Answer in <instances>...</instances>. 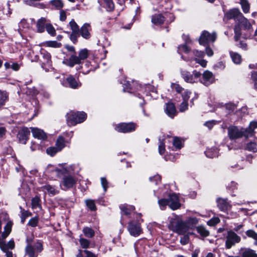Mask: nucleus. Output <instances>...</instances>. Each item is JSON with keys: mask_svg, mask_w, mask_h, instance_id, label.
Here are the masks:
<instances>
[{"mask_svg": "<svg viewBox=\"0 0 257 257\" xmlns=\"http://www.w3.org/2000/svg\"><path fill=\"white\" fill-rule=\"evenodd\" d=\"M256 123L251 122L247 128H238L236 126H230L228 128V136L230 140H236L242 138L243 136L246 138L253 136V131L251 126H256Z\"/></svg>", "mask_w": 257, "mask_h": 257, "instance_id": "obj_1", "label": "nucleus"}, {"mask_svg": "<svg viewBox=\"0 0 257 257\" xmlns=\"http://www.w3.org/2000/svg\"><path fill=\"white\" fill-rule=\"evenodd\" d=\"M170 223V228L179 234L185 233L189 229L187 222H183L178 218H172Z\"/></svg>", "mask_w": 257, "mask_h": 257, "instance_id": "obj_2", "label": "nucleus"}, {"mask_svg": "<svg viewBox=\"0 0 257 257\" xmlns=\"http://www.w3.org/2000/svg\"><path fill=\"white\" fill-rule=\"evenodd\" d=\"M67 121L69 125H75L83 122L86 118V114L84 112L70 111L67 113Z\"/></svg>", "mask_w": 257, "mask_h": 257, "instance_id": "obj_3", "label": "nucleus"}, {"mask_svg": "<svg viewBox=\"0 0 257 257\" xmlns=\"http://www.w3.org/2000/svg\"><path fill=\"white\" fill-rule=\"evenodd\" d=\"M28 245L25 247V253L29 257H37L39 252H41L43 248L41 242H37L34 246L31 245L32 240L27 239Z\"/></svg>", "mask_w": 257, "mask_h": 257, "instance_id": "obj_4", "label": "nucleus"}, {"mask_svg": "<svg viewBox=\"0 0 257 257\" xmlns=\"http://www.w3.org/2000/svg\"><path fill=\"white\" fill-rule=\"evenodd\" d=\"M88 56V51L87 49H84L81 50L77 56L75 55H72L68 60V65L71 67L75 65L80 64L81 61L86 59Z\"/></svg>", "mask_w": 257, "mask_h": 257, "instance_id": "obj_5", "label": "nucleus"}, {"mask_svg": "<svg viewBox=\"0 0 257 257\" xmlns=\"http://www.w3.org/2000/svg\"><path fill=\"white\" fill-rule=\"evenodd\" d=\"M225 247L229 249L241 241V237L232 230L227 231L226 236Z\"/></svg>", "mask_w": 257, "mask_h": 257, "instance_id": "obj_6", "label": "nucleus"}, {"mask_svg": "<svg viewBox=\"0 0 257 257\" xmlns=\"http://www.w3.org/2000/svg\"><path fill=\"white\" fill-rule=\"evenodd\" d=\"M201 73L196 70L191 74L189 72L186 71H181V76L184 80L188 83H196L200 80Z\"/></svg>", "mask_w": 257, "mask_h": 257, "instance_id": "obj_7", "label": "nucleus"}, {"mask_svg": "<svg viewBox=\"0 0 257 257\" xmlns=\"http://www.w3.org/2000/svg\"><path fill=\"white\" fill-rule=\"evenodd\" d=\"M77 179L73 176L68 175H64L60 183L62 189L66 190L74 187L76 184Z\"/></svg>", "mask_w": 257, "mask_h": 257, "instance_id": "obj_8", "label": "nucleus"}, {"mask_svg": "<svg viewBox=\"0 0 257 257\" xmlns=\"http://www.w3.org/2000/svg\"><path fill=\"white\" fill-rule=\"evenodd\" d=\"M216 39L215 33H209L206 31H204L199 39V44L201 45H205L210 42H214Z\"/></svg>", "mask_w": 257, "mask_h": 257, "instance_id": "obj_9", "label": "nucleus"}, {"mask_svg": "<svg viewBox=\"0 0 257 257\" xmlns=\"http://www.w3.org/2000/svg\"><path fill=\"white\" fill-rule=\"evenodd\" d=\"M136 125L134 123H121L116 125L115 129L119 133H126L135 130Z\"/></svg>", "mask_w": 257, "mask_h": 257, "instance_id": "obj_10", "label": "nucleus"}, {"mask_svg": "<svg viewBox=\"0 0 257 257\" xmlns=\"http://www.w3.org/2000/svg\"><path fill=\"white\" fill-rule=\"evenodd\" d=\"M127 230L130 234L134 236H138L142 233L140 224L134 221H130L128 223Z\"/></svg>", "mask_w": 257, "mask_h": 257, "instance_id": "obj_11", "label": "nucleus"}, {"mask_svg": "<svg viewBox=\"0 0 257 257\" xmlns=\"http://www.w3.org/2000/svg\"><path fill=\"white\" fill-rule=\"evenodd\" d=\"M242 14L239 12L237 9H233L224 14L223 18V21L225 22L228 20L233 19L235 21H238L240 19V16H241Z\"/></svg>", "mask_w": 257, "mask_h": 257, "instance_id": "obj_12", "label": "nucleus"}, {"mask_svg": "<svg viewBox=\"0 0 257 257\" xmlns=\"http://www.w3.org/2000/svg\"><path fill=\"white\" fill-rule=\"evenodd\" d=\"M214 77L212 72L209 71H205L202 74V77H200V81L201 83L206 86H208L214 82Z\"/></svg>", "mask_w": 257, "mask_h": 257, "instance_id": "obj_13", "label": "nucleus"}, {"mask_svg": "<svg viewBox=\"0 0 257 257\" xmlns=\"http://www.w3.org/2000/svg\"><path fill=\"white\" fill-rule=\"evenodd\" d=\"M30 134V132L28 128L23 127L18 132L17 137L20 143L26 144Z\"/></svg>", "mask_w": 257, "mask_h": 257, "instance_id": "obj_14", "label": "nucleus"}, {"mask_svg": "<svg viewBox=\"0 0 257 257\" xmlns=\"http://www.w3.org/2000/svg\"><path fill=\"white\" fill-rule=\"evenodd\" d=\"M168 200L170 201L169 207L171 209L176 210L180 207L179 198L176 194L170 195Z\"/></svg>", "mask_w": 257, "mask_h": 257, "instance_id": "obj_15", "label": "nucleus"}, {"mask_svg": "<svg viewBox=\"0 0 257 257\" xmlns=\"http://www.w3.org/2000/svg\"><path fill=\"white\" fill-rule=\"evenodd\" d=\"M239 254L241 257H257L256 251L250 248L241 247Z\"/></svg>", "mask_w": 257, "mask_h": 257, "instance_id": "obj_16", "label": "nucleus"}, {"mask_svg": "<svg viewBox=\"0 0 257 257\" xmlns=\"http://www.w3.org/2000/svg\"><path fill=\"white\" fill-rule=\"evenodd\" d=\"M30 128L34 138L40 140H45L47 138L46 134L43 130L36 127H31Z\"/></svg>", "mask_w": 257, "mask_h": 257, "instance_id": "obj_17", "label": "nucleus"}, {"mask_svg": "<svg viewBox=\"0 0 257 257\" xmlns=\"http://www.w3.org/2000/svg\"><path fill=\"white\" fill-rule=\"evenodd\" d=\"M49 20L45 18H41L39 19L36 24L37 31L38 33H43L46 29V24Z\"/></svg>", "mask_w": 257, "mask_h": 257, "instance_id": "obj_18", "label": "nucleus"}, {"mask_svg": "<svg viewBox=\"0 0 257 257\" xmlns=\"http://www.w3.org/2000/svg\"><path fill=\"white\" fill-rule=\"evenodd\" d=\"M98 2L107 11L111 12L114 10V5L112 0H98Z\"/></svg>", "mask_w": 257, "mask_h": 257, "instance_id": "obj_19", "label": "nucleus"}, {"mask_svg": "<svg viewBox=\"0 0 257 257\" xmlns=\"http://www.w3.org/2000/svg\"><path fill=\"white\" fill-rule=\"evenodd\" d=\"M66 81L69 84V86L72 89H77L81 85V83L77 81L72 75H69L66 78Z\"/></svg>", "mask_w": 257, "mask_h": 257, "instance_id": "obj_20", "label": "nucleus"}, {"mask_svg": "<svg viewBox=\"0 0 257 257\" xmlns=\"http://www.w3.org/2000/svg\"><path fill=\"white\" fill-rule=\"evenodd\" d=\"M91 30L90 26L89 24H84L79 30V33L82 37L85 39H88L90 37L89 31Z\"/></svg>", "mask_w": 257, "mask_h": 257, "instance_id": "obj_21", "label": "nucleus"}, {"mask_svg": "<svg viewBox=\"0 0 257 257\" xmlns=\"http://www.w3.org/2000/svg\"><path fill=\"white\" fill-rule=\"evenodd\" d=\"M166 114L171 118H173L176 114V110L175 105L172 103H168L166 104L165 108Z\"/></svg>", "mask_w": 257, "mask_h": 257, "instance_id": "obj_22", "label": "nucleus"}, {"mask_svg": "<svg viewBox=\"0 0 257 257\" xmlns=\"http://www.w3.org/2000/svg\"><path fill=\"white\" fill-rule=\"evenodd\" d=\"M217 205L219 208L222 211H226L231 208V205L226 199L219 198L217 200Z\"/></svg>", "mask_w": 257, "mask_h": 257, "instance_id": "obj_23", "label": "nucleus"}, {"mask_svg": "<svg viewBox=\"0 0 257 257\" xmlns=\"http://www.w3.org/2000/svg\"><path fill=\"white\" fill-rule=\"evenodd\" d=\"M41 190L45 193H48L50 195H55L58 193L56 188L50 185L47 184L41 187Z\"/></svg>", "mask_w": 257, "mask_h": 257, "instance_id": "obj_24", "label": "nucleus"}, {"mask_svg": "<svg viewBox=\"0 0 257 257\" xmlns=\"http://www.w3.org/2000/svg\"><path fill=\"white\" fill-rule=\"evenodd\" d=\"M151 21L155 25H161L164 23L165 18L162 14H155L152 16Z\"/></svg>", "mask_w": 257, "mask_h": 257, "instance_id": "obj_25", "label": "nucleus"}, {"mask_svg": "<svg viewBox=\"0 0 257 257\" xmlns=\"http://www.w3.org/2000/svg\"><path fill=\"white\" fill-rule=\"evenodd\" d=\"M59 168H57L53 170L58 177H61L62 175L68 173L70 171V169L64 167L63 165L59 166Z\"/></svg>", "mask_w": 257, "mask_h": 257, "instance_id": "obj_26", "label": "nucleus"}, {"mask_svg": "<svg viewBox=\"0 0 257 257\" xmlns=\"http://www.w3.org/2000/svg\"><path fill=\"white\" fill-rule=\"evenodd\" d=\"M238 23L240 26H242L245 30H249L251 28V24L243 15L240 16V19L238 21Z\"/></svg>", "mask_w": 257, "mask_h": 257, "instance_id": "obj_27", "label": "nucleus"}, {"mask_svg": "<svg viewBox=\"0 0 257 257\" xmlns=\"http://www.w3.org/2000/svg\"><path fill=\"white\" fill-rule=\"evenodd\" d=\"M121 211V214L124 215H129L135 210V207L132 205L127 204L121 205L120 206Z\"/></svg>", "mask_w": 257, "mask_h": 257, "instance_id": "obj_28", "label": "nucleus"}, {"mask_svg": "<svg viewBox=\"0 0 257 257\" xmlns=\"http://www.w3.org/2000/svg\"><path fill=\"white\" fill-rule=\"evenodd\" d=\"M9 100V93L5 90H0V107L5 105Z\"/></svg>", "mask_w": 257, "mask_h": 257, "instance_id": "obj_29", "label": "nucleus"}, {"mask_svg": "<svg viewBox=\"0 0 257 257\" xmlns=\"http://www.w3.org/2000/svg\"><path fill=\"white\" fill-rule=\"evenodd\" d=\"M205 154L207 157L213 158L218 156V150L217 148H211L205 152Z\"/></svg>", "mask_w": 257, "mask_h": 257, "instance_id": "obj_30", "label": "nucleus"}, {"mask_svg": "<svg viewBox=\"0 0 257 257\" xmlns=\"http://www.w3.org/2000/svg\"><path fill=\"white\" fill-rule=\"evenodd\" d=\"M229 53L231 59L234 63L236 64H239L241 63L242 59L241 56L240 54H239L237 53L233 52L232 51H230Z\"/></svg>", "mask_w": 257, "mask_h": 257, "instance_id": "obj_31", "label": "nucleus"}, {"mask_svg": "<svg viewBox=\"0 0 257 257\" xmlns=\"http://www.w3.org/2000/svg\"><path fill=\"white\" fill-rule=\"evenodd\" d=\"M21 212V222L24 223L26 220V219L32 215V213L29 211L25 210L24 209L22 208V206H20L19 207Z\"/></svg>", "mask_w": 257, "mask_h": 257, "instance_id": "obj_32", "label": "nucleus"}, {"mask_svg": "<svg viewBox=\"0 0 257 257\" xmlns=\"http://www.w3.org/2000/svg\"><path fill=\"white\" fill-rule=\"evenodd\" d=\"M181 58L186 60V61H192L193 60L195 61L196 63L199 64L203 67H205L207 64V61L204 59H198L197 58H188L187 59L184 58L183 56H181Z\"/></svg>", "mask_w": 257, "mask_h": 257, "instance_id": "obj_33", "label": "nucleus"}, {"mask_svg": "<svg viewBox=\"0 0 257 257\" xmlns=\"http://www.w3.org/2000/svg\"><path fill=\"white\" fill-rule=\"evenodd\" d=\"M56 147L60 151L65 147V141L63 137L60 136L58 138L56 142Z\"/></svg>", "mask_w": 257, "mask_h": 257, "instance_id": "obj_34", "label": "nucleus"}, {"mask_svg": "<svg viewBox=\"0 0 257 257\" xmlns=\"http://www.w3.org/2000/svg\"><path fill=\"white\" fill-rule=\"evenodd\" d=\"M41 54L43 56V58L44 59V61L43 63L44 64L49 65L51 63V55L47 52L42 50L41 51Z\"/></svg>", "mask_w": 257, "mask_h": 257, "instance_id": "obj_35", "label": "nucleus"}, {"mask_svg": "<svg viewBox=\"0 0 257 257\" xmlns=\"http://www.w3.org/2000/svg\"><path fill=\"white\" fill-rule=\"evenodd\" d=\"M40 199L38 196H35L32 199V208L33 209L39 208L41 209V206L40 203Z\"/></svg>", "mask_w": 257, "mask_h": 257, "instance_id": "obj_36", "label": "nucleus"}, {"mask_svg": "<svg viewBox=\"0 0 257 257\" xmlns=\"http://www.w3.org/2000/svg\"><path fill=\"white\" fill-rule=\"evenodd\" d=\"M11 227H12V224L11 223H8L7 224V225L5 226V227L4 228L5 231L4 232H3V233L2 234V239H1V240H3L9 235V234H10V233L11 231Z\"/></svg>", "mask_w": 257, "mask_h": 257, "instance_id": "obj_37", "label": "nucleus"}, {"mask_svg": "<svg viewBox=\"0 0 257 257\" xmlns=\"http://www.w3.org/2000/svg\"><path fill=\"white\" fill-rule=\"evenodd\" d=\"M46 30L48 33L52 36L56 35V30L52 25L48 21L46 26Z\"/></svg>", "mask_w": 257, "mask_h": 257, "instance_id": "obj_38", "label": "nucleus"}, {"mask_svg": "<svg viewBox=\"0 0 257 257\" xmlns=\"http://www.w3.org/2000/svg\"><path fill=\"white\" fill-rule=\"evenodd\" d=\"M50 3L52 6L58 10L62 9L64 6L63 3L61 0H52Z\"/></svg>", "mask_w": 257, "mask_h": 257, "instance_id": "obj_39", "label": "nucleus"}, {"mask_svg": "<svg viewBox=\"0 0 257 257\" xmlns=\"http://www.w3.org/2000/svg\"><path fill=\"white\" fill-rule=\"evenodd\" d=\"M83 232L87 237H92L95 234V231L90 227H85L83 229Z\"/></svg>", "mask_w": 257, "mask_h": 257, "instance_id": "obj_40", "label": "nucleus"}, {"mask_svg": "<svg viewBox=\"0 0 257 257\" xmlns=\"http://www.w3.org/2000/svg\"><path fill=\"white\" fill-rule=\"evenodd\" d=\"M234 31L235 34L234 40L235 41H237L241 35L240 26L239 24L235 26Z\"/></svg>", "mask_w": 257, "mask_h": 257, "instance_id": "obj_41", "label": "nucleus"}, {"mask_svg": "<svg viewBox=\"0 0 257 257\" xmlns=\"http://www.w3.org/2000/svg\"><path fill=\"white\" fill-rule=\"evenodd\" d=\"M158 203L160 207L162 210H164L167 205L169 206L170 201L168 199H161L158 200Z\"/></svg>", "mask_w": 257, "mask_h": 257, "instance_id": "obj_42", "label": "nucleus"}, {"mask_svg": "<svg viewBox=\"0 0 257 257\" xmlns=\"http://www.w3.org/2000/svg\"><path fill=\"white\" fill-rule=\"evenodd\" d=\"M198 232L203 237H206L209 235V232L206 230L205 227L202 226H199L197 227Z\"/></svg>", "mask_w": 257, "mask_h": 257, "instance_id": "obj_43", "label": "nucleus"}, {"mask_svg": "<svg viewBox=\"0 0 257 257\" xmlns=\"http://www.w3.org/2000/svg\"><path fill=\"white\" fill-rule=\"evenodd\" d=\"M240 4L244 13L249 12V5L246 0H240Z\"/></svg>", "mask_w": 257, "mask_h": 257, "instance_id": "obj_44", "label": "nucleus"}, {"mask_svg": "<svg viewBox=\"0 0 257 257\" xmlns=\"http://www.w3.org/2000/svg\"><path fill=\"white\" fill-rule=\"evenodd\" d=\"M85 203L87 207L92 211L95 210V201L91 199H87L85 201Z\"/></svg>", "mask_w": 257, "mask_h": 257, "instance_id": "obj_45", "label": "nucleus"}, {"mask_svg": "<svg viewBox=\"0 0 257 257\" xmlns=\"http://www.w3.org/2000/svg\"><path fill=\"white\" fill-rule=\"evenodd\" d=\"M69 25L71 28L72 32H79V27L73 19H72L69 22Z\"/></svg>", "mask_w": 257, "mask_h": 257, "instance_id": "obj_46", "label": "nucleus"}, {"mask_svg": "<svg viewBox=\"0 0 257 257\" xmlns=\"http://www.w3.org/2000/svg\"><path fill=\"white\" fill-rule=\"evenodd\" d=\"M225 108L227 111L228 113H231L236 109V105L232 103H228L225 104Z\"/></svg>", "mask_w": 257, "mask_h": 257, "instance_id": "obj_47", "label": "nucleus"}, {"mask_svg": "<svg viewBox=\"0 0 257 257\" xmlns=\"http://www.w3.org/2000/svg\"><path fill=\"white\" fill-rule=\"evenodd\" d=\"M190 50L188 48V47L186 45V44L180 45L178 47V52L179 53H181L182 52H184V53L187 54L189 52H190Z\"/></svg>", "mask_w": 257, "mask_h": 257, "instance_id": "obj_48", "label": "nucleus"}, {"mask_svg": "<svg viewBox=\"0 0 257 257\" xmlns=\"http://www.w3.org/2000/svg\"><path fill=\"white\" fill-rule=\"evenodd\" d=\"M58 152H60V150H58L56 147H49L46 150L47 153L51 156H53Z\"/></svg>", "mask_w": 257, "mask_h": 257, "instance_id": "obj_49", "label": "nucleus"}, {"mask_svg": "<svg viewBox=\"0 0 257 257\" xmlns=\"http://www.w3.org/2000/svg\"><path fill=\"white\" fill-rule=\"evenodd\" d=\"M246 149L249 151L256 152L257 151L256 145L254 142H250L246 145Z\"/></svg>", "mask_w": 257, "mask_h": 257, "instance_id": "obj_50", "label": "nucleus"}, {"mask_svg": "<svg viewBox=\"0 0 257 257\" xmlns=\"http://www.w3.org/2000/svg\"><path fill=\"white\" fill-rule=\"evenodd\" d=\"M246 235L257 241V233L252 229L248 230L245 232Z\"/></svg>", "mask_w": 257, "mask_h": 257, "instance_id": "obj_51", "label": "nucleus"}, {"mask_svg": "<svg viewBox=\"0 0 257 257\" xmlns=\"http://www.w3.org/2000/svg\"><path fill=\"white\" fill-rule=\"evenodd\" d=\"M79 242L81 246L83 248H88L90 244L89 241L87 239L83 238H80L79 239Z\"/></svg>", "mask_w": 257, "mask_h": 257, "instance_id": "obj_52", "label": "nucleus"}, {"mask_svg": "<svg viewBox=\"0 0 257 257\" xmlns=\"http://www.w3.org/2000/svg\"><path fill=\"white\" fill-rule=\"evenodd\" d=\"M38 221H39L38 218L37 217H34L31 218L29 220L28 224L29 226H31L33 227H36L38 225Z\"/></svg>", "mask_w": 257, "mask_h": 257, "instance_id": "obj_53", "label": "nucleus"}, {"mask_svg": "<svg viewBox=\"0 0 257 257\" xmlns=\"http://www.w3.org/2000/svg\"><path fill=\"white\" fill-rule=\"evenodd\" d=\"M80 36L79 32H72L70 36V40L74 43H75L77 41V38Z\"/></svg>", "mask_w": 257, "mask_h": 257, "instance_id": "obj_54", "label": "nucleus"}, {"mask_svg": "<svg viewBox=\"0 0 257 257\" xmlns=\"http://www.w3.org/2000/svg\"><path fill=\"white\" fill-rule=\"evenodd\" d=\"M173 145L176 148L180 149L182 147V143L179 138L175 137L173 139Z\"/></svg>", "mask_w": 257, "mask_h": 257, "instance_id": "obj_55", "label": "nucleus"}, {"mask_svg": "<svg viewBox=\"0 0 257 257\" xmlns=\"http://www.w3.org/2000/svg\"><path fill=\"white\" fill-rule=\"evenodd\" d=\"M101 185L103 188L104 192H106L108 188V181L105 177L100 178Z\"/></svg>", "mask_w": 257, "mask_h": 257, "instance_id": "obj_56", "label": "nucleus"}, {"mask_svg": "<svg viewBox=\"0 0 257 257\" xmlns=\"http://www.w3.org/2000/svg\"><path fill=\"white\" fill-rule=\"evenodd\" d=\"M192 53L194 55V58H203L204 56V53L203 51L198 50H193Z\"/></svg>", "mask_w": 257, "mask_h": 257, "instance_id": "obj_57", "label": "nucleus"}, {"mask_svg": "<svg viewBox=\"0 0 257 257\" xmlns=\"http://www.w3.org/2000/svg\"><path fill=\"white\" fill-rule=\"evenodd\" d=\"M220 219L218 217H214L211 219L207 222V224L209 226H214L219 223Z\"/></svg>", "mask_w": 257, "mask_h": 257, "instance_id": "obj_58", "label": "nucleus"}, {"mask_svg": "<svg viewBox=\"0 0 257 257\" xmlns=\"http://www.w3.org/2000/svg\"><path fill=\"white\" fill-rule=\"evenodd\" d=\"M191 92L187 90H185L184 91L182 94V96L184 101H188V100L190 97V95L191 94Z\"/></svg>", "mask_w": 257, "mask_h": 257, "instance_id": "obj_59", "label": "nucleus"}, {"mask_svg": "<svg viewBox=\"0 0 257 257\" xmlns=\"http://www.w3.org/2000/svg\"><path fill=\"white\" fill-rule=\"evenodd\" d=\"M188 104L187 101H183L180 105L179 111L184 112L188 109Z\"/></svg>", "mask_w": 257, "mask_h": 257, "instance_id": "obj_60", "label": "nucleus"}, {"mask_svg": "<svg viewBox=\"0 0 257 257\" xmlns=\"http://www.w3.org/2000/svg\"><path fill=\"white\" fill-rule=\"evenodd\" d=\"M198 219L196 217H189L186 221L188 224L195 225L198 223Z\"/></svg>", "mask_w": 257, "mask_h": 257, "instance_id": "obj_61", "label": "nucleus"}, {"mask_svg": "<svg viewBox=\"0 0 257 257\" xmlns=\"http://www.w3.org/2000/svg\"><path fill=\"white\" fill-rule=\"evenodd\" d=\"M165 143L163 141H161L160 140V144L159 145V152L160 154H163L165 153Z\"/></svg>", "mask_w": 257, "mask_h": 257, "instance_id": "obj_62", "label": "nucleus"}, {"mask_svg": "<svg viewBox=\"0 0 257 257\" xmlns=\"http://www.w3.org/2000/svg\"><path fill=\"white\" fill-rule=\"evenodd\" d=\"M189 238L188 235H185L181 237L180 241L182 244L185 245L188 243L189 242Z\"/></svg>", "mask_w": 257, "mask_h": 257, "instance_id": "obj_63", "label": "nucleus"}, {"mask_svg": "<svg viewBox=\"0 0 257 257\" xmlns=\"http://www.w3.org/2000/svg\"><path fill=\"white\" fill-rule=\"evenodd\" d=\"M251 78L254 82V85L255 89H257V72H252L251 73Z\"/></svg>", "mask_w": 257, "mask_h": 257, "instance_id": "obj_64", "label": "nucleus"}]
</instances>
